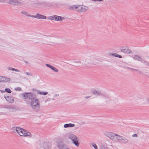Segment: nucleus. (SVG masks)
<instances>
[{
    "label": "nucleus",
    "mask_w": 149,
    "mask_h": 149,
    "mask_svg": "<svg viewBox=\"0 0 149 149\" xmlns=\"http://www.w3.org/2000/svg\"><path fill=\"white\" fill-rule=\"evenodd\" d=\"M12 130L14 133H17L21 136L24 137H31V134L27 130L18 127H12Z\"/></svg>",
    "instance_id": "1"
},
{
    "label": "nucleus",
    "mask_w": 149,
    "mask_h": 149,
    "mask_svg": "<svg viewBox=\"0 0 149 149\" xmlns=\"http://www.w3.org/2000/svg\"><path fill=\"white\" fill-rule=\"evenodd\" d=\"M30 104L31 108L34 110L37 111L39 110L40 101L38 99L34 98L31 99V100Z\"/></svg>",
    "instance_id": "2"
},
{
    "label": "nucleus",
    "mask_w": 149,
    "mask_h": 149,
    "mask_svg": "<svg viewBox=\"0 0 149 149\" xmlns=\"http://www.w3.org/2000/svg\"><path fill=\"white\" fill-rule=\"evenodd\" d=\"M68 138L69 139H71L74 144L75 145L77 146H78L79 143L78 141L79 138L76 135L73 134H70Z\"/></svg>",
    "instance_id": "3"
},
{
    "label": "nucleus",
    "mask_w": 149,
    "mask_h": 149,
    "mask_svg": "<svg viewBox=\"0 0 149 149\" xmlns=\"http://www.w3.org/2000/svg\"><path fill=\"white\" fill-rule=\"evenodd\" d=\"M23 97L24 98L26 99H31L34 98H36V95L34 93H24L23 94Z\"/></svg>",
    "instance_id": "4"
},
{
    "label": "nucleus",
    "mask_w": 149,
    "mask_h": 149,
    "mask_svg": "<svg viewBox=\"0 0 149 149\" xmlns=\"http://www.w3.org/2000/svg\"><path fill=\"white\" fill-rule=\"evenodd\" d=\"M116 139L118 141L120 142L126 144L128 142V140L127 138L119 135L117 137H116Z\"/></svg>",
    "instance_id": "5"
},
{
    "label": "nucleus",
    "mask_w": 149,
    "mask_h": 149,
    "mask_svg": "<svg viewBox=\"0 0 149 149\" xmlns=\"http://www.w3.org/2000/svg\"><path fill=\"white\" fill-rule=\"evenodd\" d=\"M106 136L109 139L113 141H116V139L115 136H116V137H118V135L115 134L111 132H108L106 134Z\"/></svg>",
    "instance_id": "6"
},
{
    "label": "nucleus",
    "mask_w": 149,
    "mask_h": 149,
    "mask_svg": "<svg viewBox=\"0 0 149 149\" xmlns=\"http://www.w3.org/2000/svg\"><path fill=\"white\" fill-rule=\"evenodd\" d=\"M9 4L13 5L21 6L23 4L18 0H10L8 2Z\"/></svg>",
    "instance_id": "7"
},
{
    "label": "nucleus",
    "mask_w": 149,
    "mask_h": 149,
    "mask_svg": "<svg viewBox=\"0 0 149 149\" xmlns=\"http://www.w3.org/2000/svg\"><path fill=\"white\" fill-rule=\"evenodd\" d=\"M88 8L86 6L78 5L77 11L79 13L85 12Z\"/></svg>",
    "instance_id": "8"
},
{
    "label": "nucleus",
    "mask_w": 149,
    "mask_h": 149,
    "mask_svg": "<svg viewBox=\"0 0 149 149\" xmlns=\"http://www.w3.org/2000/svg\"><path fill=\"white\" fill-rule=\"evenodd\" d=\"M31 17L40 19H46L47 18V17L45 16L38 13H37L36 15H32Z\"/></svg>",
    "instance_id": "9"
},
{
    "label": "nucleus",
    "mask_w": 149,
    "mask_h": 149,
    "mask_svg": "<svg viewBox=\"0 0 149 149\" xmlns=\"http://www.w3.org/2000/svg\"><path fill=\"white\" fill-rule=\"evenodd\" d=\"M120 50L122 52L125 54H130L131 53H132L131 50L127 47H123Z\"/></svg>",
    "instance_id": "10"
},
{
    "label": "nucleus",
    "mask_w": 149,
    "mask_h": 149,
    "mask_svg": "<svg viewBox=\"0 0 149 149\" xmlns=\"http://www.w3.org/2000/svg\"><path fill=\"white\" fill-rule=\"evenodd\" d=\"M10 79L9 78H7L6 77L0 76V82H9Z\"/></svg>",
    "instance_id": "11"
},
{
    "label": "nucleus",
    "mask_w": 149,
    "mask_h": 149,
    "mask_svg": "<svg viewBox=\"0 0 149 149\" xmlns=\"http://www.w3.org/2000/svg\"><path fill=\"white\" fill-rule=\"evenodd\" d=\"M57 147L60 149H63L65 146V145L63 142L60 141L58 142Z\"/></svg>",
    "instance_id": "12"
},
{
    "label": "nucleus",
    "mask_w": 149,
    "mask_h": 149,
    "mask_svg": "<svg viewBox=\"0 0 149 149\" xmlns=\"http://www.w3.org/2000/svg\"><path fill=\"white\" fill-rule=\"evenodd\" d=\"M110 97L107 95H104L103 100L104 102L106 103H109L110 100Z\"/></svg>",
    "instance_id": "13"
},
{
    "label": "nucleus",
    "mask_w": 149,
    "mask_h": 149,
    "mask_svg": "<svg viewBox=\"0 0 149 149\" xmlns=\"http://www.w3.org/2000/svg\"><path fill=\"white\" fill-rule=\"evenodd\" d=\"M133 59L135 60L140 61L142 63H143V60L142 59L140 56L138 55H134V56Z\"/></svg>",
    "instance_id": "14"
},
{
    "label": "nucleus",
    "mask_w": 149,
    "mask_h": 149,
    "mask_svg": "<svg viewBox=\"0 0 149 149\" xmlns=\"http://www.w3.org/2000/svg\"><path fill=\"white\" fill-rule=\"evenodd\" d=\"M46 66L48 67H49L52 70L54 71L55 72H58V70L57 69L55 68V67L49 64H46Z\"/></svg>",
    "instance_id": "15"
},
{
    "label": "nucleus",
    "mask_w": 149,
    "mask_h": 149,
    "mask_svg": "<svg viewBox=\"0 0 149 149\" xmlns=\"http://www.w3.org/2000/svg\"><path fill=\"white\" fill-rule=\"evenodd\" d=\"M4 97L6 99L7 101L8 102L12 103L14 101L12 97L11 96H5Z\"/></svg>",
    "instance_id": "16"
},
{
    "label": "nucleus",
    "mask_w": 149,
    "mask_h": 149,
    "mask_svg": "<svg viewBox=\"0 0 149 149\" xmlns=\"http://www.w3.org/2000/svg\"><path fill=\"white\" fill-rule=\"evenodd\" d=\"M91 92L93 95H99L101 94V92L99 91H96L95 89L91 90Z\"/></svg>",
    "instance_id": "17"
},
{
    "label": "nucleus",
    "mask_w": 149,
    "mask_h": 149,
    "mask_svg": "<svg viewBox=\"0 0 149 149\" xmlns=\"http://www.w3.org/2000/svg\"><path fill=\"white\" fill-rule=\"evenodd\" d=\"M21 14L28 17H31L32 15H30L27 12L24 10H22Z\"/></svg>",
    "instance_id": "18"
},
{
    "label": "nucleus",
    "mask_w": 149,
    "mask_h": 149,
    "mask_svg": "<svg viewBox=\"0 0 149 149\" xmlns=\"http://www.w3.org/2000/svg\"><path fill=\"white\" fill-rule=\"evenodd\" d=\"M78 5H74L70 6L69 9L71 10H76L77 11Z\"/></svg>",
    "instance_id": "19"
},
{
    "label": "nucleus",
    "mask_w": 149,
    "mask_h": 149,
    "mask_svg": "<svg viewBox=\"0 0 149 149\" xmlns=\"http://www.w3.org/2000/svg\"><path fill=\"white\" fill-rule=\"evenodd\" d=\"M75 126L74 124L72 123L65 124L64 125V127L65 128H67L68 127H72Z\"/></svg>",
    "instance_id": "20"
},
{
    "label": "nucleus",
    "mask_w": 149,
    "mask_h": 149,
    "mask_svg": "<svg viewBox=\"0 0 149 149\" xmlns=\"http://www.w3.org/2000/svg\"><path fill=\"white\" fill-rule=\"evenodd\" d=\"M7 69L8 70H11L13 71H15L18 72H19L20 71L16 69L15 68H11L10 67H7Z\"/></svg>",
    "instance_id": "21"
},
{
    "label": "nucleus",
    "mask_w": 149,
    "mask_h": 149,
    "mask_svg": "<svg viewBox=\"0 0 149 149\" xmlns=\"http://www.w3.org/2000/svg\"><path fill=\"white\" fill-rule=\"evenodd\" d=\"M88 61V60H86L85 59H83L82 61V63L85 65H87L88 64H91V63Z\"/></svg>",
    "instance_id": "22"
},
{
    "label": "nucleus",
    "mask_w": 149,
    "mask_h": 149,
    "mask_svg": "<svg viewBox=\"0 0 149 149\" xmlns=\"http://www.w3.org/2000/svg\"><path fill=\"white\" fill-rule=\"evenodd\" d=\"M37 92L40 95H46L48 94V92H41L40 91H38Z\"/></svg>",
    "instance_id": "23"
},
{
    "label": "nucleus",
    "mask_w": 149,
    "mask_h": 149,
    "mask_svg": "<svg viewBox=\"0 0 149 149\" xmlns=\"http://www.w3.org/2000/svg\"><path fill=\"white\" fill-rule=\"evenodd\" d=\"M111 55L114 56L116 57H118L119 58H122V56L116 54H111Z\"/></svg>",
    "instance_id": "24"
},
{
    "label": "nucleus",
    "mask_w": 149,
    "mask_h": 149,
    "mask_svg": "<svg viewBox=\"0 0 149 149\" xmlns=\"http://www.w3.org/2000/svg\"><path fill=\"white\" fill-rule=\"evenodd\" d=\"M57 21H60L64 19V17L59 16H57Z\"/></svg>",
    "instance_id": "25"
},
{
    "label": "nucleus",
    "mask_w": 149,
    "mask_h": 149,
    "mask_svg": "<svg viewBox=\"0 0 149 149\" xmlns=\"http://www.w3.org/2000/svg\"><path fill=\"white\" fill-rule=\"evenodd\" d=\"M56 17L55 15L50 16L48 17V19L50 20H55L56 19H55Z\"/></svg>",
    "instance_id": "26"
},
{
    "label": "nucleus",
    "mask_w": 149,
    "mask_h": 149,
    "mask_svg": "<svg viewBox=\"0 0 149 149\" xmlns=\"http://www.w3.org/2000/svg\"><path fill=\"white\" fill-rule=\"evenodd\" d=\"M34 4L36 5L37 6H40L42 5V3L40 2H38L35 3H34Z\"/></svg>",
    "instance_id": "27"
},
{
    "label": "nucleus",
    "mask_w": 149,
    "mask_h": 149,
    "mask_svg": "<svg viewBox=\"0 0 149 149\" xmlns=\"http://www.w3.org/2000/svg\"><path fill=\"white\" fill-rule=\"evenodd\" d=\"M128 68L129 69H130V70H134V71H137L138 72H139L140 73H141V71H140V70H138V69H133V68Z\"/></svg>",
    "instance_id": "28"
},
{
    "label": "nucleus",
    "mask_w": 149,
    "mask_h": 149,
    "mask_svg": "<svg viewBox=\"0 0 149 149\" xmlns=\"http://www.w3.org/2000/svg\"><path fill=\"white\" fill-rule=\"evenodd\" d=\"M5 91L6 92H7L8 93H11V91L8 88H6L5 89Z\"/></svg>",
    "instance_id": "29"
},
{
    "label": "nucleus",
    "mask_w": 149,
    "mask_h": 149,
    "mask_svg": "<svg viewBox=\"0 0 149 149\" xmlns=\"http://www.w3.org/2000/svg\"><path fill=\"white\" fill-rule=\"evenodd\" d=\"M143 63L145 62V65H146L147 67H149V63H148V62L144 60H143Z\"/></svg>",
    "instance_id": "30"
},
{
    "label": "nucleus",
    "mask_w": 149,
    "mask_h": 149,
    "mask_svg": "<svg viewBox=\"0 0 149 149\" xmlns=\"http://www.w3.org/2000/svg\"><path fill=\"white\" fill-rule=\"evenodd\" d=\"M92 146L95 149H97V147L95 144L93 143L92 144Z\"/></svg>",
    "instance_id": "31"
},
{
    "label": "nucleus",
    "mask_w": 149,
    "mask_h": 149,
    "mask_svg": "<svg viewBox=\"0 0 149 149\" xmlns=\"http://www.w3.org/2000/svg\"><path fill=\"white\" fill-rule=\"evenodd\" d=\"M6 108L9 109H12L14 108L13 107L10 106H8Z\"/></svg>",
    "instance_id": "32"
},
{
    "label": "nucleus",
    "mask_w": 149,
    "mask_h": 149,
    "mask_svg": "<svg viewBox=\"0 0 149 149\" xmlns=\"http://www.w3.org/2000/svg\"><path fill=\"white\" fill-rule=\"evenodd\" d=\"M25 73L29 76H31L32 75V74L31 72H26Z\"/></svg>",
    "instance_id": "33"
},
{
    "label": "nucleus",
    "mask_w": 149,
    "mask_h": 149,
    "mask_svg": "<svg viewBox=\"0 0 149 149\" xmlns=\"http://www.w3.org/2000/svg\"><path fill=\"white\" fill-rule=\"evenodd\" d=\"M51 100L50 99V98H48L46 100H45L44 101V102L46 103L47 101H49Z\"/></svg>",
    "instance_id": "34"
},
{
    "label": "nucleus",
    "mask_w": 149,
    "mask_h": 149,
    "mask_svg": "<svg viewBox=\"0 0 149 149\" xmlns=\"http://www.w3.org/2000/svg\"><path fill=\"white\" fill-rule=\"evenodd\" d=\"M146 102L147 103H149V98H148L146 99Z\"/></svg>",
    "instance_id": "35"
},
{
    "label": "nucleus",
    "mask_w": 149,
    "mask_h": 149,
    "mask_svg": "<svg viewBox=\"0 0 149 149\" xmlns=\"http://www.w3.org/2000/svg\"><path fill=\"white\" fill-rule=\"evenodd\" d=\"M90 97H91V96H89L85 97L84 98L85 99H87L88 98H90Z\"/></svg>",
    "instance_id": "36"
},
{
    "label": "nucleus",
    "mask_w": 149,
    "mask_h": 149,
    "mask_svg": "<svg viewBox=\"0 0 149 149\" xmlns=\"http://www.w3.org/2000/svg\"><path fill=\"white\" fill-rule=\"evenodd\" d=\"M105 148L104 146H101L100 149H105Z\"/></svg>",
    "instance_id": "37"
},
{
    "label": "nucleus",
    "mask_w": 149,
    "mask_h": 149,
    "mask_svg": "<svg viewBox=\"0 0 149 149\" xmlns=\"http://www.w3.org/2000/svg\"><path fill=\"white\" fill-rule=\"evenodd\" d=\"M7 0H0V1L2 2H5Z\"/></svg>",
    "instance_id": "38"
},
{
    "label": "nucleus",
    "mask_w": 149,
    "mask_h": 149,
    "mask_svg": "<svg viewBox=\"0 0 149 149\" xmlns=\"http://www.w3.org/2000/svg\"><path fill=\"white\" fill-rule=\"evenodd\" d=\"M133 137H137V135L136 134H133L132 136Z\"/></svg>",
    "instance_id": "39"
},
{
    "label": "nucleus",
    "mask_w": 149,
    "mask_h": 149,
    "mask_svg": "<svg viewBox=\"0 0 149 149\" xmlns=\"http://www.w3.org/2000/svg\"><path fill=\"white\" fill-rule=\"evenodd\" d=\"M55 16H56L55 17V19H56L55 20L57 21V15H55Z\"/></svg>",
    "instance_id": "40"
},
{
    "label": "nucleus",
    "mask_w": 149,
    "mask_h": 149,
    "mask_svg": "<svg viewBox=\"0 0 149 149\" xmlns=\"http://www.w3.org/2000/svg\"><path fill=\"white\" fill-rule=\"evenodd\" d=\"M77 63H80V61H77Z\"/></svg>",
    "instance_id": "41"
},
{
    "label": "nucleus",
    "mask_w": 149,
    "mask_h": 149,
    "mask_svg": "<svg viewBox=\"0 0 149 149\" xmlns=\"http://www.w3.org/2000/svg\"><path fill=\"white\" fill-rule=\"evenodd\" d=\"M25 63H28V61H25Z\"/></svg>",
    "instance_id": "42"
},
{
    "label": "nucleus",
    "mask_w": 149,
    "mask_h": 149,
    "mask_svg": "<svg viewBox=\"0 0 149 149\" xmlns=\"http://www.w3.org/2000/svg\"><path fill=\"white\" fill-rule=\"evenodd\" d=\"M19 88V90L21 88Z\"/></svg>",
    "instance_id": "43"
}]
</instances>
